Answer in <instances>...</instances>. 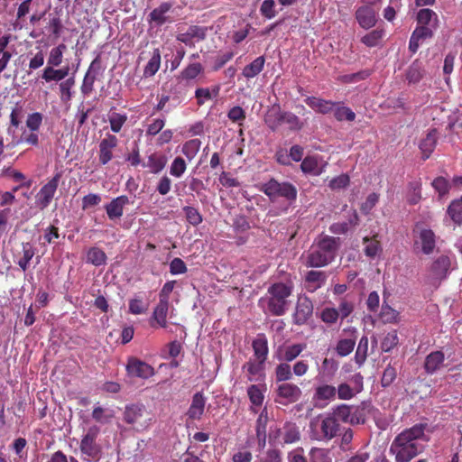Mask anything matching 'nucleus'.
Listing matches in <instances>:
<instances>
[{"label": "nucleus", "mask_w": 462, "mask_h": 462, "mask_svg": "<svg viewBox=\"0 0 462 462\" xmlns=\"http://www.w3.org/2000/svg\"><path fill=\"white\" fill-rule=\"evenodd\" d=\"M430 430L425 423L415 424L405 429L393 439L390 452L394 455L396 462H410L420 454L430 441Z\"/></svg>", "instance_id": "nucleus-1"}, {"label": "nucleus", "mask_w": 462, "mask_h": 462, "mask_svg": "<svg viewBox=\"0 0 462 462\" xmlns=\"http://www.w3.org/2000/svg\"><path fill=\"white\" fill-rule=\"evenodd\" d=\"M339 248V238L324 236L315 240L306 253L305 265L319 268L331 263Z\"/></svg>", "instance_id": "nucleus-2"}, {"label": "nucleus", "mask_w": 462, "mask_h": 462, "mask_svg": "<svg viewBox=\"0 0 462 462\" xmlns=\"http://www.w3.org/2000/svg\"><path fill=\"white\" fill-rule=\"evenodd\" d=\"M293 291L291 282H274L267 290L268 297L261 299L260 302L266 301V311L273 316H282L289 309V298Z\"/></svg>", "instance_id": "nucleus-3"}, {"label": "nucleus", "mask_w": 462, "mask_h": 462, "mask_svg": "<svg viewBox=\"0 0 462 462\" xmlns=\"http://www.w3.org/2000/svg\"><path fill=\"white\" fill-rule=\"evenodd\" d=\"M257 189L272 201L282 198L289 202H292L296 200L298 194L293 184L288 181L280 182L275 178H271L268 181L258 185Z\"/></svg>", "instance_id": "nucleus-4"}, {"label": "nucleus", "mask_w": 462, "mask_h": 462, "mask_svg": "<svg viewBox=\"0 0 462 462\" xmlns=\"http://www.w3.org/2000/svg\"><path fill=\"white\" fill-rule=\"evenodd\" d=\"M300 439L299 427L293 422H285L282 427L271 428L269 432L270 443L273 445H289L298 442Z\"/></svg>", "instance_id": "nucleus-5"}, {"label": "nucleus", "mask_w": 462, "mask_h": 462, "mask_svg": "<svg viewBox=\"0 0 462 462\" xmlns=\"http://www.w3.org/2000/svg\"><path fill=\"white\" fill-rule=\"evenodd\" d=\"M100 431V427L93 424L88 428L80 441L79 448L81 453L93 460L99 459L102 453V448L97 442Z\"/></svg>", "instance_id": "nucleus-6"}, {"label": "nucleus", "mask_w": 462, "mask_h": 462, "mask_svg": "<svg viewBox=\"0 0 462 462\" xmlns=\"http://www.w3.org/2000/svg\"><path fill=\"white\" fill-rule=\"evenodd\" d=\"M61 174L56 173L46 184H44L36 195V205L41 210L47 208L53 199Z\"/></svg>", "instance_id": "nucleus-7"}, {"label": "nucleus", "mask_w": 462, "mask_h": 462, "mask_svg": "<svg viewBox=\"0 0 462 462\" xmlns=\"http://www.w3.org/2000/svg\"><path fill=\"white\" fill-rule=\"evenodd\" d=\"M313 310L312 300L306 295H300L292 315L293 323L298 326L306 324L312 317Z\"/></svg>", "instance_id": "nucleus-8"}, {"label": "nucleus", "mask_w": 462, "mask_h": 462, "mask_svg": "<svg viewBox=\"0 0 462 462\" xmlns=\"http://www.w3.org/2000/svg\"><path fill=\"white\" fill-rule=\"evenodd\" d=\"M118 145V139L116 135L106 134L98 144V161L101 165H106L114 157L113 151Z\"/></svg>", "instance_id": "nucleus-9"}, {"label": "nucleus", "mask_w": 462, "mask_h": 462, "mask_svg": "<svg viewBox=\"0 0 462 462\" xmlns=\"http://www.w3.org/2000/svg\"><path fill=\"white\" fill-rule=\"evenodd\" d=\"M36 254V248L30 242H23L20 245V250L14 254V263L23 271H27L32 257Z\"/></svg>", "instance_id": "nucleus-10"}, {"label": "nucleus", "mask_w": 462, "mask_h": 462, "mask_svg": "<svg viewBox=\"0 0 462 462\" xmlns=\"http://www.w3.org/2000/svg\"><path fill=\"white\" fill-rule=\"evenodd\" d=\"M172 4L169 2L162 3L154 8L148 15L147 21L151 26L161 27L168 22H171L166 14L171 9Z\"/></svg>", "instance_id": "nucleus-11"}, {"label": "nucleus", "mask_w": 462, "mask_h": 462, "mask_svg": "<svg viewBox=\"0 0 462 462\" xmlns=\"http://www.w3.org/2000/svg\"><path fill=\"white\" fill-rule=\"evenodd\" d=\"M318 425L319 426L322 439L327 440L333 439L341 431L340 424L334 415L324 417L318 422Z\"/></svg>", "instance_id": "nucleus-12"}, {"label": "nucleus", "mask_w": 462, "mask_h": 462, "mask_svg": "<svg viewBox=\"0 0 462 462\" xmlns=\"http://www.w3.org/2000/svg\"><path fill=\"white\" fill-rule=\"evenodd\" d=\"M170 310V301L159 300V302L153 309L151 317V326L155 328V324L162 328L168 327L167 316Z\"/></svg>", "instance_id": "nucleus-13"}, {"label": "nucleus", "mask_w": 462, "mask_h": 462, "mask_svg": "<svg viewBox=\"0 0 462 462\" xmlns=\"http://www.w3.org/2000/svg\"><path fill=\"white\" fill-rule=\"evenodd\" d=\"M285 111H282L281 106L277 104L272 106L264 116V123L267 127L276 132L283 125V116Z\"/></svg>", "instance_id": "nucleus-14"}, {"label": "nucleus", "mask_w": 462, "mask_h": 462, "mask_svg": "<svg viewBox=\"0 0 462 462\" xmlns=\"http://www.w3.org/2000/svg\"><path fill=\"white\" fill-rule=\"evenodd\" d=\"M415 245H420L421 251L424 254H432L436 246V236L434 232L429 228L420 229Z\"/></svg>", "instance_id": "nucleus-15"}, {"label": "nucleus", "mask_w": 462, "mask_h": 462, "mask_svg": "<svg viewBox=\"0 0 462 462\" xmlns=\"http://www.w3.org/2000/svg\"><path fill=\"white\" fill-rule=\"evenodd\" d=\"M356 19L364 29L374 27L377 22L375 11L369 5H362L356 12Z\"/></svg>", "instance_id": "nucleus-16"}, {"label": "nucleus", "mask_w": 462, "mask_h": 462, "mask_svg": "<svg viewBox=\"0 0 462 462\" xmlns=\"http://www.w3.org/2000/svg\"><path fill=\"white\" fill-rule=\"evenodd\" d=\"M268 424V416L266 408L260 412L255 422V435L257 439L258 450H263L266 446V428Z\"/></svg>", "instance_id": "nucleus-17"}, {"label": "nucleus", "mask_w": 462, "mask_h": 462, "mask_svg": "<svg viewBox=\"0 0 462 462\" xmlns=\"http://www.w3.org/2000/svg\"><path fill=\"white\" fill-rule=\"evenodd\" d=\"M128 375H153L155 371L147 363L136 357H130L126 365Z\"/></svg>", "instance_id": "nucleus-18"}, {"label": "nucleus", "mask_w": 462, "mask_h": 462, "mask_svg": "<svg viewBox=\"0 0 462 462\" xmlns=\"http://www.w3.org/2000/svg\"><path fill=\"white\" fill-rule=\"evenodd\" d=\"M129 203V199L125 195L113 199L110 203L105 206L107 217L113 220L120 218L124 214V208Z\"/></svg>", "instance_id": "nucleus-19"}, {"label": "nucleus", "mask_w": 462, "mask_h": 462, "mask_svg": "<svg viewBox=\"0 0 462 462\" xmlns=\"http://www.w3.org/2000/svg\"><path fill=\"white\" fill-rule=\"evenodd\" d=\"M206 398L201 393H196L186 415L189 420H200L205 411Z\"/></svg>", "instance_id": "nucleus-20"}, {"label": "nucleus", "mask_w": 462, "mask_h": 462, "mask_svg": "<svg viewBox=\"0 0 462 462\" xmlns=\"http://www.w3.org/2000/svg\"><path fill=\"white\" fill-rule=\"evenodd\" d=\"M433 37V31L428 26H418L410 38L409 50L411 53H416L420 47V41Z\"/></svg>", "instance_id": "nucleus-21"}, {"label": "nucleus", "mask_w": 462, "mask_h": 462, "mask_svg": "<svg viewBox=\"0 0 462 462\" xmlns=\"http://www.w3.org/2000/svg\"><path fill=\"white\" fill-rule=\"evenodd\" d=\"M363 389V382L362 377H355L349 383H341L338 386V397L343 400H347L352 398L356 393L361 392Z\"/></svg>", "instance_id": "nucleus-22"}, {"label": "nucleus", "mask_w": 462, "mask_h": 462, "mask_svg": "<svg viewBox=\"0 0 462 462\" xmlns=\"http://www.w3.org/2000/svg\"><path fill=\"white\" fill-rule=\"evenodd\" d=\"M304 101L314 111L323 115L332 112L335 106L337 105V102H333L331 100H326L316 97H308Z\"/></svg>", "instance_id": "nucleus-23"}, {"label": "nucleus", "mask_w": 462, "mask_h": 462, "mask_svg": "<svg viewBox=\"0 0 462 462\" xmlns=\"http://www.w3.org/2000/svg\"><path fill=\"white\" fill-rule=\"evenodd\" d=\"M167 164V157L158 152H152L147 158L146 162H143V168H148L152 174L160 173Z\"/></svg>", "instance_id": "nucleus-24"}, {"label": "nucleus", "mask_w": 462, "mask_h": 462, "mask_svg": "<svg viewBox=\"0 0 462 462\" xmlns=\"http://www.w3.org/2000/svg\"><path fill=\"white\" fill-rule=\"evenodd\" d=\"M327 275L321 271H309L306 273L305 282L306 290L310 292H314L321 288L325 283Z\"/></svg>", "instance_id": "nucleus-25"}, {"label": "nucleus", "mask_w": 462, "mask_h": 462, "mask_svg": "<svg viewBox=\"0 0 462 462\" xmlns=\"http://www.w3.org/2000/svg\"><path fill=\"white\" fill-rule=\"evenodd\" d=\"M278 394L281 399H284V402H280L281 403H285L286 402H292L299 399L300 395V390L298 386L283 382L278 387Z\"/></svg>", "instance_id": "nucleus-26"}, {"label": "nucleus", "mask_w": 462, "mask_h": 462, "mask_svg": "<svg viewBox=\"0 0 462 462\" xmlns=\"http://www.w3.org/2000/svg\"><path fill=\"white\" fill-rule=\"evenodd\" d=\"M252 346L255 358L259 364H263L268 355L267 339L264 334H257L255 338L253 340Z\"/></svg>", "instance_id": "nucleus-27"}, {"label": "nucleus", "mask_w": 462, "mask_h": 462, "mask_svg": "<svg viewBox=\"0 0 462 462\" xmlns=\"http://www.w3.org/2000/svg\"><path fill=\"white\" fill-rule=\"evenodd\" d=\"M91 416L97 423L108 424L116 417V411L111 408L103 407L97 403L94 406Z\"/></svg>", "instance_id": "nucleus-28"}, {"label": "nucleus", "mask_w": 462, "mask_h": 462, "mask_svg": "<svg viewBox=\"0 0 462 462\" xmlns=\"http://www.w3.org/2000/svg\"><path fill=\"white\" fill-rule=\"evenodd\" d=\"M451 262L448 256L440 255L431 264L430 271L438 279L446 278L450 268Z\"/></svg>", "instance_id": "nucleus-29"}, {"label": "nucleus", "mask_w": 462, "mask_h": 462, "mask_svg": "<svg viewBox=\"0 0 462 462\" xmlns=\"http://www.w3.org/2000/svg\"><path fill=\"white\" fill-rule=\"evenodd\" d=\"M437 143V130L431 129L420 143V150L422 153V159L427 160L433 152Z\"/></svg>", "instance_id": "nucleus-30"}, {"label": "nucleus", "mask_w": 462, "mask_h": 462, "mask_svg": "<svg viewBox=\"0 0 462 462\" xmlns=\"http://www.w3.org/2000/svg\"><path fill=\"white\" fill-rule=\"evenodd\" d=\"M56 66H47L44 68L42 79L46 82L60 81L69 75V67L67 65L61 69H54Z\"/></svg>", "instance_id": "nucleus-31"}, {"label": "nucleus", "mask_w": 462, "mask_h": 462, "mask_svg": "<svg viewBox=\"0 0 462 462\" xmlns=\"http://www.w3.org/2000/svg\"><path fill=\"white\" fill-rule=\"evenodd\" d=\"M145 412V407L143 404H130L125 407L124 420L127 424L137 422Z\"/></svg>", "instance_id": "nucleus-32"}, {"label": "nucleus", "mask_w": 462, "mask_h": 462, "mask_svg": "<svg viewBox=\"0 0 462 462\" xmlns=\"http://www.w3.org/2000/svg\"><path fill=\"white\" fill-rule=\"evenodd\" d=\"M265 63L264 56H259L254 59L251 63L245 66L242 70V75L247 79L258 76L263 69Z\"/></svg>", "instance_id": "nucleus-33"}, {"label": "nucleus", "mask_w": 462, "mask_h": 462, "mask_svg": "<svg viewBox=\"0 0 462 462\" xmlns=\"http://www.w3.org/2000/svg\"><path fill=\"white\" fill-rule=\"evenodd\" d=\"M126 384L125 379H110L100 382L98 389L106 393H117L122 390L126 391Z\"/></svg>", "instance_id": "nucleus-34"}, {"label": "nucleus", "mask_w": 462, "mask_h": 462, "mask_svg": "<svg viewBox=\"0 0 462 462\" xmlns=\"http://www.w3.org/2000/svg\"><path fill=\"white\" fill-rule=\"evenodd\" d=\"M203 71L204 67L200 62L189 63L181 70L178 76V79L186 81L193 80L196 79L200 74H202Z\"/></svg>", "instance_id": "nucleus-35"}, {"label": "nucleus", "mask_w": 462, "mask_h": 462, "mask_svg": "<svg viewBox=\"0 0 462 462\" xmlns=\"http://www.w3.org/2000/svg\"><path fill=\"white\" fill-rule=\"evenodd\" d=\"M444 362V354L441 351H435L427 356L425 359V369L427 373L432 374L439 369Z\"/></svg>", "instance_id": "nucleus-36"}, {"label": "nucleus", "mask_w": 462, "mask_h": 462, "mask_svg": "<svg viewBox=\"0 0 462 462\" xmlns=\"http://www.w3.org/2000/svg\"><path fill=\"white\" fill-rule=\"evenodd\" d=\"M161 67V51L154 49L151 59L143 69V76L145 78L152 77L156 74Z\"/></svg>", "instance_id": "nucleus-37"}, {"label": "nucleus", "mask_w": 462, "mask_h": 462, "mask_svg": "<svg viewBox=\"0 0 462 462\" xmlns=\"http://www.w3.org/2000/svg\"><path fill=\"white\" fill-rule=\"evenodd\" d=\"M423 73L424 70L421 63L419 60H415L406 71V79L409 84H416L422 79Z\"/></svg>", "instance_id": "nucleus-38"}, {"label": "nucleus", "mask_w": 462, "mask_h": 462, "mask_svg": "<svg viewBox=\"0 0 462 462\" xmlns=\"http://www.w3.org/2000/svg\"><path fill=\"white\" fill-rule=\"evenodd\" d=\"M98 63V58H96L90 64L88 71L86 72L82 86H81V92L84 95H88L93 91L94 83L96 80V75L92 74V69H94L95 65Z\"/></svg>", "instance_id": "nucleus-39"}, {"label": "nucleus", "mask_w": 462, "mask_h": 462, "mask_svg": "<svg viewBox=\"0 0 462 462\" xmlns=\"http://www.w3.org/2000/svg\"><path fill=\"white\" fill-rule=\"evenodd\" d=\"M87 262L95 266L103 265L106 262V254L98 247H90L87 253Z\"/></svg>", "instance_id": "nucleus-40"}, {"label": "nucleus", "mask_w": 462, "mask_h": 462, "mask_svg": "<svg viewBox=\"0 0 462 462\" xmlns=\"http://www.w3.org/2000/svg\"><path fill=\"white\" fill-rule=\"evenodd\" d=\"M332 112L334 113V117L339 122L344 120L353 122L356 119L355 112L347 106H340V103L335 106Z\"/></svg>", "instance_id": "nucleus-41"}, {"label": "nucleus", "mask_w": 462, "mask_h": 462, "mask_svg": "<svg viewBox=\"0 0 462 462\" xmlns=\"http://www.w3.org/2000/svg\"><path fill=\"white\" fill-rule=\"evenodd\" d=\"M200 146L201 141L199 139H191L183 143L181 152L189 161H191L196 157Z\"/></svg>", "instance_id": "nucleus-42"}, {"label": "nucleus", "mask_w": 462, "mask_h": 462, "mask_svg": "<svg viewBox=\"0 0 462 462\" xmlns=\"http://www.w3.org/2000/svg\"><path fill=\"white\" fill-rule=\"evenodd\" d=\"M452 221L457 225L462 224V197L460 199L453 200L447 210Z\"/></svg>", "instance_id": "nucleus-43"}, {"label": "nucleus", "mask_w": 462, "mask_h": 462, "mask_svg": "<svg viewBox=\"0 0 462 462\" xmlns=\"http://www.w3.org/2000/svg\"><path fill=\"white\" fill-rule=\"evenodd\" d=\"M75 86V78L70 77L63 81H61L59 85L60 92V99L62 102H69L72 98V88Z\"/></svg>", "instance_id": "nucleus-44"}, {"label": "nucleus", "mask_w": 462, "mask_h": 462, "mask_svg": "<svg viewBox=\"0 0 462 462\" xmlns=\"http://www.w3.org/2000/svg\"><path fill=\"white\" fill-rule=\"evenodd\" d=\"M66 49L67 46L64 43L52 48L48 57V66H60L62 63L63 52Z\"/></svg>", "instance_id": "nucleus-45"}, {"label": "nucleus", "mask_w": 462, "mask_h": 462, "mask_svg": "<svg viewBox=\"0 0 462 462\" xmlns=\"http://www.w3.org/2000/svg\"><path fill=\"white\" fill-rule=\"evenodd\" d=\"M363 241L365 245L364 252L367 257L374 258L382 251L380 242L375 237L369 238L366 236Z\"/></svg>", "instance_id": "nucleus-46"}, {"label": "nucleus", "mask_w": 462, "mask_h": 462, "mask_svg": "<svg viewBox=\"0 0 462 462\" xmlns=\"http://www.w3.org/2000/svg\"><path fill=\"white\" fill-rule=\"evenodd\" d=\"M368 344L369 340L366 336H364L360 338L355 355L356 362L360 365L365 363L368 356Z\"/></svg>", "instance_id": "nucleus-47"}, {"label": "nucleus", "mask_w": 462, "mask_h": 462, "mask_svg": "<svg viewBox=\"0 0 462 462\" xmlns=\"http://www.w3.org/2000/svg\"><path fill=\"white\" fill-rule=\"evenodd\" d=\"M108 121L110 124V128L113 133H119L123 127V125L127 121L126 114H120L113 112L108 116Z\"/></svg>", "instance_id": "nucleus-48"}, {"label": "nucleus", "mask_w": 462, "mask_h": 462, "mask_svg": "<svg viewBox=\"0 0 462 462\" xmlns=\"http://www.w3.org/2000/svg\"><path fill=\"white\" fill-rule=\"evenodd\" d=\"M358 222V216L356 212H354L353 218L349 222H338L334 223L329 226L331 233L336 235H344L348 232L350 225H356Z\"/></svg>", "instance_id": "nucleus-49"}, {"label": "nucleus", "mask_w": 462, "mask_h": 462, "mask_svg": "<svg viewBox=\"0 0 462 462\" xmlns=\"http://www.w3.org/2000/svg\"><path fill=\"white\" fill-rule=\"evenodd\" d=\"M356 346V338H343L338 340L336 351L340 356H346L354 350Z\"/></svg>", "instance_id": "nucleus-50"}, {"label": "nucleus", "mask_w": 462, "mask_h": 462, "mask_svg": "<svg viewBox=\"0 0 462 462\" xmlns=\"http://www.w3.org/2000/svg\"><path fill=\"white\" fill-rule=\"evenodd\" d=\"M333 415L337 419V420L352 424V406L341 404L337 406Z\"/></svg>", "instance_id": "nucleus-51"}, {"label": "nucleus", "mask_w": 462, "mask_h": 462, "mask_svg": "<svg viewBox=\"0 0 462 462\" xmlns=\"http://www.w3.org/2000/svg\"><path fill=\"white\" fill-rule=\"evenodd\" d=\"M383 36V31L373 30L362 37L361 42L367 47H375L379 44L380 41Z\"/></svg>", "instance_id": "nucleus-52"}, {"label": "nucleus", "mask_w": 462, "mask_h": 462, "mask_svg": "<svg viewBox=\"0 0 462 462\" xmlns=\"http://www.w3.org/2000/svg\"><path fill=\"white\" fill-rule=\"evenodd\" d=\"M433 18L438 22L437 14L429 8L420 9L416 16L417 23L421 26H428Z\"/></svg>", "instance_id": "nucleus-53"}, {"label": "nucleus", "mask_w": 462, "mask_h": 462, "mask_svg": "<svg viewBox=\"0 0 462 462\" xmlns=\"http://www.w3.org/2000/svg\"><path fill=\"white\" fill-rule=\"evenodd\" d=\"M187 163L182 157H176L172 161L170 167V174L173 177L180 178L186 171Z\"/></svg>", "instance_id": "nucleus-54"}, {"label": "nucleus", "mask_w": 462, "mask_h": 462, "mask_svg": "<svg viewBox=\"0 0 462 462\" xmlns=\"http://www.w3.org/2000/svg\"><path fill=\"white\" fill-rule=\"evenodd\" d=\"M182 210L185 213L187 221L190 225L197 226L202 222V220H203L202 216L196 208L185 206L182 208Z\"/></svg>", "instance_id": "nucleus-55"}, {"label": "nucleus", "mask_w": 462, "mask_h": 462, "mask_svg": "<svg viewBox=\"0 0 462 462\" xmlns=\"http://www.w3.org/2000/svg\"><path fill=\"white\" fill-rule=\"evenodd\" d=\"M339 318V312L335 308L326 307L320 312V319L328 325L335 324Z\"/></svg>", "instance_id": "nucleus-56"}, {"label": "nucleus", "mask_w": 462, "mask_h": 462, "mask_svg": "<svg viewBox=\"0 0 462 462\" xmlns=\"http://www.w3.org/2000/svg\"><path fill=\"white\" fill-rule=\"evenodd\" d=\"M305 348L303 344H294L288 346L284 348L282 353V358L286 361H292L295 359Z\"/></svg>", "instance_id": "nucleus-57"}, {"label": "nucleus", "mask_w": 462, "mask_h": 462, "mask_svg": "<svg viewBox=\"0 0 462 462\" xmlns=\"http://www.w3.org/2000/svg\"><path fill=\"white\" fill-rule=\"evenodd\" d=\"M283 124H286L291 131H299L303 127V123L291 112L285 111Z\"/></svg>", "instance_id": "nucleus-58"}, {"label": "nucleus", "mask_w": 462, "mask_h": 462, "mask_svg": "<svg viewBox=\"0 0 462 462\" xmlns=\"http://www.w3.org/2000/svg\"><path fill=\"white\" fill-rule=\"evenodd\" d=\"M398 336L396 330H392L385 335L382 343L381 348L383 352L391 351L398 344Z\"/></svg>", "instance_id": "nucleus-59"}, {"label": "nucleus", "mask_w": 462, "mask_h": 462, "mask_svg": "<svg viewBox=\"0 0 462 462\" xmlns=\"http://www.w3.org/2000/svg\"><path fill=\"white\" fill-rule=\"evenodd\" d=\"M148 310V304L140 298H134L129 300V312L134 315L143 314Z\"/></svg>", "instance_id": "nucleus-60"}, {"label": "nucleus", "mask_w": 462, "mask_h": 462, "mask_svg": "<svg viewBox=\"0 0 462 462\" xmlns=\"http://www.w3.org/2000/svg\"><path fill=\"white\" fill-rule=\"evenodd\" d=\"M336 395V388L330 385H322L317 388L315 396L318 400L328 401Z\"/></svg>", "instance_id": "nucleus-61"}, {"label": "nucleus", "mask_w": 462, "mask_h": 462, "mask_svg": "<svg viewBox=\"0 0 462 462\" xmlns=\"http://www.w3.org/2000/svg\"><path fill=\"white\" fill-rule=\"evenodd\" d=\"M354 309L355 304L352 301L348 300L346 298H341L338 309L337 310L339 312L340 319L343 320L354 311Z\"/></svg>", "instance_id": "nucleus-62"}, {"label": "nucleus", "mask_w": 462, "mask_h": 462, "mask_svg": "<svg viewBox=\"0 0 462 462\" xmlns=\"http://www.w3.org/2000/svg\"><path fill=\"white\" fill-rule=\"evenodd\" d=\"M350 183V179L347 174H341L329 180L328 187L332 190H338L346 188Z\"/></svg>", "instance_id": "nucleus-63"}, {"label": "nucleus", "mask_w": 462, "mask_h": 462, "mask_svg": "<svg viewBox=\"0 0 462 462\" xmlns=\"http://www.w3.org/2000/svg\"><path fill=\"white\" fill-rule=\"evenodd\" d=\"M310 462H331L326 449L313 448L310 451Z\"/></svg>", "instance_id": "nucleus-64"}]
</instances>
